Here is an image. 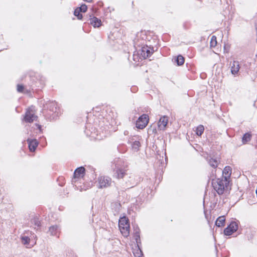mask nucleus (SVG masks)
<instances>
[{"instance_id": "14", "label": "nucleus", "mask_w": 257, "mask_h": 257, "mask_svg": "<svg viewBox=\"0 0 257 257\" xmlns=\"http://www.w3.org/2000/svg\"><path fill=\"white\" fill-rule=\"evenodd\" d=\"M28 142H29V149L31 151H34L38 145V142L36 140H33L30 141L28 140Z\"/></svg>"}, {"instance_id": "26", "label": "nucleus", "mask_w": 257, "mask_h": 257, "mask_svg": "<svg viewBox=\"0 0 257 257\" xmlns=\"http://www.w3.org/2000/svg\"><path fill=\"white\" fill-rule=\"evenodd\" d=\"M78 8L80 10V11L83 13L85 12L87 9V7L85 4L82 5L80 7Z\"/></svg>"}, {"instance_id": "22", "label": "nucleus", "mask_w": 257, "mask_h": 257, "mask_svg": "<svg viewBox=\"0 0 257 257\" xmlns=\"http://www.w3.org/2000/svg\"><path fill=\"white\" fill-rule=\"evenodd\" d=\"M251 136L250 134L246 133L242 137V142L243 143H246L250 141Z\"/></svg>"}, {"instance_id": "1", "label": "nucleus", "mask_w": 257, "mask_h": 257, "mask_svg": "<svg viewBox=\"0 0 257 257\" xmlns=\"http://www.w3.org/2000/svg\"><path fill=\"white\" fill-rule=\"evenodd\" d=\"M230 180H225L222 178L213 179L212 185L213 189L219 195L222 194L228 189Z\"/></svg>"}, {"instance_id": "30", "label": "nucleus", "mask_w": 257, "mask_h": 257, "mask_svg": "<svg viewBox=\"0 0 257 257\" xmlns=\"http://www.w3.org/2000/svg\"><path fill=\"white\" fill-rule=\"evenodd\" d=\"M136 237H139V236H138V235H136Z\"/></svg>"}, {"instance_id": "12", "label": "nucleus", "mask_w": 257, "mask_h": 257, "mask_svg": "<svg viewBox=\"0 0 257 257\" xmlns=\"http://www.w3.org/2000/svg\"><path fill=\"white\" fill-rule=\"evenodd\" d=\"M133 252L135 257H141L143 255V252L138 244L133 247Z\"/></svg>"}, {"instance_id": "27", "label": "nucleus", "mask_w": 257, "mask_h": 257, "mask_svg": "<svg viewBox=\"0 0 257 257\" xmlns=\"http://www.w3.org/2000/svg\"><path fill=\"white\" fill-rule=\"evenodd\" d=\"M32 222L35 224L36 226L39 227L40 225L39 220L37 218H34L32 220Z\"/></svg>"}, {"instance_id": "21", "label": "nucleus", "mask_w": 257, "mask_h": 257, "mask_svg": "<svg viewBox=\"0 0 257 257\" xmlns=\"http://www.w3.org/2000/svg\"><path fill=\"white\" fill-rule=\"evenodd\" d=\"M58 229V226H52L49 228V231L50 232L51 235H54L56 234V231H57Z\"/></svg>"}, {"instance_id": "4", "label": "nucleus", "mask_w": 257, "mask_h": 257, "mask_svg": "<svg viewBox=\"0 0 257 257\" xmlns=\"http://www.w3.org/2000/svg\"><path fill=\"white\" fill-rule=\"evenodd\" d=\"M149 116L147 114H143L138 119L136 122V127L139 129L145 128L149 122Z\"/></svg>"}, {"instance_id": "24", "label": "nucleus", "mask_w": 257, "mask_h": 257, "mask_svg": "<svg viewBox=\"0 0 257 257\" xmlns=\"http://www.w3.org/2000/svg\"><path fill=\"white\" fill-rule=\"evenodd\" d=\"M140 146L141 144L139 141L134 142L132 145V148L135 151H138Z\"/></svg>"}, {"instance_id": "25", "label": "nucleus", "mask_w": 257, "mask_h": 257, "mask_svg": "<svg viewBox=\"0 0 257 257\" xmlns=\"http://www.w3.org/2000/svg\"><path fill=\"white\" fill-rule=\"evenodd\" d=\"M22 242L24 244H29L30 238L27 236H23L21 238Z\"/></svg>"}, {"instance_id": "5", "label": "nucleus", "mask_w": 257, "mask_h": 257, "mask_svg": "<svg viewBox=\"0 0 257 257\" xmlns=\"http://www.w3.org/2000/svg\"><path fill=\"white\" fill-rule=\"evenodd\" d=\"M98 187L103 188L110 186L111 183V179L108 177L100 176L98 178Z\"/></svg>"}, {"instance_id": "18", "label": "nucleus", "mask_w": 257, "mask_h": 257, "mask_svg": "<svg viewBox=\"0 0 257 257\" xmlns=\"http://www.w3.org/2000/svg\"><path fill=\"white\" fill-rule=\"evenodd\" d=\"M209 163L211 167L216 168L218 166V162L216 159L212 158L209 160Z\"/></svg>"}, {"instance_id": "11", "label": "nucleus", "mask_w": 257, "mask_h": 257, "mask_svg": "<svg viewBox=\"0 0 257 257\" xmlns=\"http://www.w3.org/2000/svg\"><path fill=\"white\" fill-rule=\"evenodd\" d=\"M240 68L239 64L238 61H233L231 65V71L232 74L237 73Z\"/></svg>"}, {"instance_id": "29", "label": "nucleus", "mask_w": 257, "mask_h": 257, "mask_svg": "<svg viewBox=\"0 0 257 257\" xmlns=\"http://www.w3.org/2000/svg\"><path fill=\"white\" fill-rule=\"evenodd\" d=\"M85 1L87 2H91L92 1V0H84Z\"/></svg>"}, {"instance_id": "19", "label": "nucleus", "mask_w": 257, "mask_h": 257, "mask_svg": "<svg viewBox=\"0 0 257 257\" xmlns=\"http://www.w3.org/2000/svg\"><path fill=\"white\" fill-rule=\"evenodd\" d=\"M210 47H215L217 44L216 37L215 36H212L210 40Z\"/></svg>"}, {"instance_id": "15", "label": "nucleus", "mask_w": 257, "mask_h": 257, "mask_svg": "<svg viewBox=\"0 0 257 257\" xmlns=\"http://www.w3.org/2000/svg\"><path fill=\"white\" fill-rule=\"evenodd\" d=\"M225 219L224 216L219 217L215 222V224L218 227H221L224 225Z\"/></svg>"}, {"instance_id": "6", "label": "nucleus", "mask_w": 257, "mask_h": 257, "mask_svg": "<svg viewBox=\"0 0 257 257\" xmlns=\"http://www.w3.org/2000/svg\"><path fill=\"white\" fill-rule=\"evenodd\" d=\"M238 229L237 223L234 221H232L224 230V233L226 235H230L234 232L236 231Z\"/></svg>"}, {"instance_id": "16", "label": "nucleus", "mask_w": 257, "mask_h": 257, "mask_svg": "<svg viewBox=\"0 0 257 257\" xmlns=\"http://www.w3.org/2000/svg\"><path fill=\"white\" fill-rule=\"evenodd\" d=\"M125 171L121 169H117L116 171L115 176L117 179L122 178L125 175Z\"/></svg>"}, {"instance_id": "9", "label": "nucleus", "mask_w": 257, "mask_h": 257, "mask_svg": "<svg viewBox=\"0 0 257 257\" xmlns=\"http://www.w3.org/2000/svg\"><path fill=\"white\" fill-rule=\"evenodd\" d=\"M85 168L83 167H80L76 169L74 173L75 178H80L84 176Z\"/></svg>"}, {"instance_id": "3", "label": "nucleus", "mask_w": 257, "mask_h": 257, "mask_svg": "<svg viewBox=\"0 0 257 257\" xmlns=\"http://www.w3.org/2000/svg\"><path fill=\"white\" fill-rule=\"evenodd\" d=\"M37 118V116L35 115V107L31 106L26 113L25 120L27 122H32L35 120Z\"/></svg>"}, {"instance_id": "13", "label": "nucleus", "mask_w": 257, "mask_h": 257, "mask_svg": "<svg viewBox=\"0 0 257 257\" xmlns=\"http://www.w3.org/2000/svg\"><path fill=\"white\" fill-rule=\"evenodd\" d=\"M90 24L94 27H99L101 24V21L98 18L93 17L90 19Z\"/></svg>"}, {"instance_id": "8", "label": "nucleus", "mask_w": 257, "mask_h": 257, "mask_svg": "<svg viewBox=\"0 0 257 257\" xmlns=\"http://www.w3.org/2000/svg\"><path fill=\"white\" fill-rule=\"evenodd\" d=\"M231 174V169L229 166L225 167L222 172V178L225 180H230V177Z\"/></svg>"}, {"instance_id": "10", "label": "nucleus", "mask_w": 257, "mask_h": 257, "mask_svg": "<svg viewBox=\"0 0 257 257\" xmlns=\"http://www.w3.org/2000/svg\"><path fill=\"white\" fill-rule=\"evenodd\" d=\"M153 53V51L150 48L143 47L142 50V55L145 58H147L151 56Z\"/></svg>"}, {"instance_id": "23", "label": "nucleus", "mask_w": 257, "mask_h": 257, "mask_svg": "<svg viewBox=\"0 0 257 257\" xmlns=\"http://www.w3.org/2000/svg\"><path fill=\"white\" fill-rule=\"evenodd\" d=\"M80 12H81L80 11L78 8L75 9L74 12V15L76 16L79 20H81L82 18V15L80 14Z\"/></svg>"}, {"instance_id": "20", "label": "nucleus", "mask_w": 257, "mask_h": 257, "mask_svg": "<svg viewBox=\"0 0 257 257\" xmlns=\"http://www.w3.org/2000/svg\"><path fill=\"white\" fill-rule=\"evenodd\" d=\"M176 62L178 65H182L184 63V58L182 55L178 56L176 59Z\"/></svg>"}, {"instance_id": "2", "label": "nucleus", "mask_w": 257, "mask_h": 257, "mask_svg": "<svg viewBox=\"0 0 257 257\" xmlns=\"http://www.w3.org/2000/svg\"><path fill=\"white\" fill-rule=\"evenodd\" d=\"M118 226L121 234L124 237H127L130 234V224L128 219L125 217L120 218Z\"/></svg>"}, {"instance_id": "17", "label": "nucleus", "mask_w": 257, "mask_h": 257, "mask_svg": "<svg viewBox=\"0 0 257 257\" xmlns=\"http://www.w3.org/2000/svg\"><path fill=\"white\" fill-rule=\"evenodd\" d=\"M204 130V128L203 125H199L196 128V134L199 136H201L203 134Z\"/></svg>"}, {"instance_id": "28", "label": "nucleus", "mask_w": 257, "mask_h": 257, "mask_svg": "<svg viewBox=\"0 0 257 257\" xmlns=\"http://www.w3.org/2000/svg\"><path fill=\"white\" fill-rule=\"evenodd\" d=\"M24 89V87L23 85H17V90L19 92H22L23 90Z\"/></svg>"}, {"instance_id": "7", "label": "nucleus", "mask_w": 257, "mask_h": 257, "mask_svg": "<svg viewBox=\"0 0 257 257\" xmlns=\"http://www.w3.org/2000/svg\"><path fill=\"white\" fill-rule=\"evenodd\" d=\"M168 122V119L167 116H163L161 117L158 123V127L160 130H164Z\"/></svg>"}]
</instances>
